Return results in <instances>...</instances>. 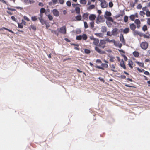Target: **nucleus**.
<instances>
[{
    "mask_svg": "<svg viewBox=\"0 0 150 150\" xmlns=\"http://www.w3.org/2000/svg\"><path fill=\"white\" fill-rule=\"evenodd\" d=\"M130 27L131 29L133 31H134L136 28V26L134 24H131L130 25Z\"/></svg>",
    "mask_w": 150,
    "mask_h": 150,
    "instance_id": "20",
    "label": "nucleus"
},
{
    "mask_svg": "<svg viewBox=\"0 0 150 150\" xmlns=\"http://www.w3.org/2000/svg\"><path fill=\"white\" fill-rule=\"evenodd\" d=\"M133 33L134 35H139L140 37L142 36L143 34L142 33L137 31H134Z\"/></svg>",
    "mask_w": 150,
    "mask_h": 150,
    "instance_id": "17",
    "label": "nucleus"
},
{
    "mask_svg": "<svg viewBox=\"0 0 150 150\" xmlns=\"http://www.w3.org/2000/svg\"><path fill=\"white\" fill-rule=\"evenodd\" d=\"M144 74L146 75H149V73L148 71H144Z\"/></svg>",
    "mask_w": 150,
    "mask_h": 150,
    "instance_id": "61",
    "label": "nucleus"
},
{
    "mask_svg": "<svg viewBox=\"0 0 150 150\" xmlns=\"http://www.w3.org/2000/svg\"><path fill=\"white\" fill-rule=\"evenodd\" d=\"M90 24L91 27L92 28H93V27H94V22H93L91 21V22H90Z\"/></svg>",
    "mask_w": 150,
    "mask_h": 150,
    "instance_id": "55",
    "label": "nucleus"
},
{
    "mask_svg": "<svg viewBox=\"0 0 150 150\" xmlns=\"http://www.w3.org/2000/svg\"><path fill=\"white\" fill-rule=\"evenodd\" d=\"M120 66L122 67V68H123V69H126V67L125 66V62H124V61L123 60V59H122L121 62H120Z\"/></svg>",
    "mask_w": 150,
    "mask_h": 150,
    "instance_id": "8",
    "label": "nucleus"
},
{
    "mask_svg": "<svg viewBox=\"0 0 150 150\" xmlns=\"http://www.w3.org/2000/svg\"><path fill=\"white\" fill-rule=\"evenodd\" d=\"M115 59V58L113 57H110V61L113 62L114 61V59Z\"/></svg>",
    "mask_w": 150,
    "mask_h": 150,
    "instance_id": "50",
    "label": "nucleus"
},
{
    "mask_svg": "<svg viewBox=\"0 0 150 150\" xmlns=\"http://www.w3.org/2000/svg\"><path fill=\"white\" fill-rule=\"evenodd\" d=\"M114 45L116 47H118L119 48H120L122 46V44L118 42L115 41L114 43Z\"/></svg>",
    "mask_w": 150,
    "mask_h": 150,
    "instance_id": "7",
    "label": "nucleus"
},
{
    "mask_svg": "<svg viewBox=\"0 0 150 150\" xmlns=\"http://www.w3.org/2000/svg\"><path fill=\"white\" fill-rule=\"evenodd\" d=\"M84 25L85 27L86 28H87L88 27L87 24L86 22H84Z\"/></svg>",
    "mask_w": 150,
    "mask_h": 150,
    "instance_id": "54",
    "label": "nucleus"
},
{
    "mask_svg": "<svg viewBox=\"0 0 150 150\" xmlns=\"http://www.w3.org/2000/svg\"><path fill=\"white\" fill-rule=\"evenodd\" d=\"M38 18L39 19V20L40 21V22L43 25L45 23V21L42 18Z\"/></svg>",
    "mask_w": 150,
    "mask_h": 150,
    "instance_id": "29",
    "label": "nucleus"
},
{
    "mask_svg": "<svg viewBox=\"0 0 150 150\" xmlns=\"http://www.w3.org/2000/svg\"><path fill=\"white\" fill-rule=\"evenodd\" d=\"M94 7L95 6L94 5H91L87 9L90 10L93 9Z\"/></svg>",
    "mask_w": 150,
    "mask_h": 150,
    "instance_id": "30",
    "label": "nucleus"
},
{
    "mask_svg": "<svg viewBox=\"0 0 150 150\" xmlns=\"http://www.w3.org/2000/svg\"><path fill=\"white\" fill-rule=\"evenodd\" d=\"M76 19L77 20H80L81 19V17L80 16H77L76 17Z\"/></svg>",
    "mask_w": 150,
    "mask_h": 150,
    "instance_id": "33",
    "label": "nucleus"
},
{
    "mask_svg": "<svg viewBox=\"0 0 150 150\" xmlns=\"http://www.w3.org/2000/svg\"><path fill=\"white\" fill-rule=\"evenodd\" d=\"M128 20V17L127 16H125L124 18V21L125 22H126Z\"/></svg>",
    "mask_w": 150,
    "mask_h": 150,
    "instance_id": "47",
    "label": "nucleus"
},
{
    "mask_svg": "<svg viewBox=\"0 0 150 150\" xmlns=\"http://www.w3.org/2000/svg\"><path fill=\"white\" fill-rule=\"evenodd\" d=\"M95 34L97 37H102L103 36V34L101 33H95Z\"/></svg>",
    "mask_w": 150,
    "mask_h": 150,
    "instance_id": "39",
    "label": "nucleus"
},
{
    "mask_svg": "<svg viewBox=\"0 0 150 150\" xmlns=\"http://www.w3.org/2000/svg\"><path fill=\"white\" fill-rule=\"evenodd\" d=\"M101 6L103 8H105L108 6V4L106 3L105 1L101 3Z\"/></svg>",
    "mask_w": 150,
    "mask_h": 150,
    "instance_id": "12",
    "label": "nucleus"
},
{
    "mask_svg": "<svg viewBox=\"0 0 150 150\" xmlns=\"http://www.w3.org/2000/svg\"><path fill=\"white\" fill-rule=\"evenodd\" d=\"M59 2L61 4H63L64 3V0H59Z\"/></svg>",
    "mask_w": 150,
    "mask_h": 150,
    "instance_id": "62",
    "label": "nucleus"
},
{
    "mask_svg": "<svg viewBox=\"0 0 150 150\" xmlns=\"http://www.w3.org/2000/svg\"><path fill=\"white\" fill-rule=\"evenodd\" d=\"M72 6L73 7L75 8L77 6H81V5L79 4H72Z\"/></svg>",
    "mask_w": 150,
    "mask_h": 150,
    "instance_id": "43",
    "label": "nucleus"
},
{
    "mask_svg": "<svg viewBox=\"0 0 150 150\" xmlns=\"http://www.w3.org/2000/svg\"><path fill=\"white\" fill-rule=\"evenodd\" d=\"M96 18V16L94 14H91L89 16V19L90 20L93 21Z\"/></svg>",
    "mask_w": 150,
    "mask_h": 150,
    "instance_id": "10",
    "label": "nucleus"
},
{
    "mask_svg": "<svg viewBox=\"0 0 150 150\" xmlns=\"http://www.w3.org/2000/svg\"><path fill=\"white\" fill-rule=\"evenodd\" d=\"M96 62L97 63H101L102 62L101 60L100 59H97L96 60Z\"/></svg>",
    "mask_w": 150,
    "mask_h": 150,
    "instance_id": "63",
    "label": "nucleus"
},
{
    "mask_svg": "<svg viewBox=\"0 0 150 150\" xmlns=\"http://www.w3.org/2000/svg\"><path fill=\"white\" fill-rule=\"evenodd\" d=\"M31 19L33 21H35L37 20V18L36 16H32L31 17Z\"/></svg>",
    "mask_w": 150,
    "mask_h": 150,
    "instance_id": "36",
    "label": "nucleus"
},
{
    "mask_svg": "<svg viewBox=\"0 0 150 150\" xmlns=\"http://www.w3.org/2000/svg\"><path fill=\"white\" fill-rule=\"evenodd\" d=\"M95 50L98 53L100 54H103L105 53L104 52L102 51L98 47H95Z\"/></svg>",
    "mask_w": 150,
    "mask_h": 150,
    "instance_id": "9",
    "label": "nucleus"
},
{
    "mask_svg": "<svg viewBox=\"0 0 150 150\" xmlns=\"http://www.w3.org/2000/svg\"><path fill=\"white\" fill-rule=\"evenodd\" d=\"M135 23L137 25V27L138 28H139L140 26V25L141 23L140 21L138 19H137L135 21Z\"/></svg>",
    "mask_w": 150,
    "mask_h": 150,
    "instance_id": "14",
    "label": "nucleus"
},
{
    "mask_svg": "<svg viewBox=\"0 0 150 150\" xmlns=\"http://www.w3.org/2000/svg\"><path fill=\"white\" fill-rule=\"evenodd\" d=\"M142 29L143 31H145L147 30V27L146 25H145L143 26L142 28Z\"/></svg>",
    "mask_w": 150,
    "mask_h": 150,
    "instance_id": "31",
    "label": "nucleus"
},
{
    "mask_svg": "<svg viewBox=\"0 0 150 150\" xmlns=\"http://www.w3.org/2000/svg\"><path fill=\"white\" fill-rule=\"evenodd\" d=\"M84 52L86 54H89L90 53V51L87 49H85L84 50Z\"/></svg>",
    "mask_w": 150,
    "mask_h": 150,
    "instance_id": "35",
    "label": "nucleus"
},
{
    "mask_svg": "<svg viewBox=\"0 0 150 150\" xmlns=\"http://www.w3.org/2000/svg\"><path fill=\"white\" fill-rule=\"evenodd\" d=\"M24 19L25 20H26L28 21L30 20L27 17H26V16H24Z\"/></svg>",
    "mask_w": 150,
    "mask_h": 150,
    "instance_id": "59",
    "label": "nucleus"
},
{
    "mask_svg": "<svg viewBox=\"0 0 150 150\" xmlns=\"http://www.w3.org/2000/svg\"><path fill=\"white\" fill-rule=\"evenodd\" d=\"M117 31V29H115L113 30L112 31V33L113 34V35H114L115 34V33Z\"/></svg>",
    "mask_w": 150,
    "mask_h": 150,
    "instance_id": "53",
    "label": "nucleus"
},
{
    "mask_svg": "<svg viewBox=\"0 0 150 150\" xmlns=\"http://www.w3.org/2000/svg\"><path fill=\"white\" fill-rule=\"evenodd\" d=\"M137 70L139 72H144V70L143 69H140L138 67H137Z\"/></svg>",
    "mask_w": 150,
    "mask_h": 150,
    "instance_id": "37",
    "label": "nucleus"
},
{
    "mask_svg": "<svg viewBox=\"0 0 150 150\" xmlns=\"http://www.w3.org/2000/svg\"><path fill=\"white\" fill-rule=\"evenodd\" d=\"M122 55L125 61H127V58L125 55L122 54Z\"/></svg>",
    "mask_w": 150,
    "mask_h": 150,
    "instance_id": "42",
    "label": "nucleus"
},
{
    "mask_svg": "<svg viewBox=\"0 0 150 150\" xmlns=\"http://www.w3.org/2000/svg\"><path fill=\"white\" fill-rule=\"evenodd\" d=\"M3 29H5V30H8L9 31V32H11L12 33H13V32L12 30H9L7 28H1V30H2Z\"/></svg>",
    "mask_w": 150,
    "mask_h": 150,
    "instance_id": "56",
    "label": "nucleus"
},
{
    "mask_svg": "<svg viewBox=\"0 0 150 150\" xmlns=\"http://www.w3.org/2000/svg\"><path fill=\"white\" fill-rule=\"evenodd\" d=\"M45 11V9L42 8H41L40 11V13H44Z\"/></svg>",
    "mask_w": 150,
    "mask_h": 150,
    "instance_id": "46",
    "label": "nucleus"
},
{
    "mask_svg": "<svg viewBox=\"0 0 150 150\" xmlns=\"http://www.w3.org/2000/svg\"><path fill=\"white\" fill-rule=\"evenodd\" d=\"M58 31L64 34L66 33V27L65 26L62 27L58 29Z\"/></svg>",
    "mask_w": 150,
    "mask_h": 150,
    "instance_id": "3",
    "label": "nucleus"
},
{
    "mask_svg": "<svg viewBox=\"0 0 150 150\" xmlns=\"http://www.w3.org/2000/svg\"><path fill=\"white\" fill-rule=\"evenodd\" d=\"M98 79L99 80H100V81L102 82H105V80H104V79H103L101 77H99L98 78Z\"/></svg>",
    "mask_w": 150,
    "mask_h": 150,
    "instance_id": "51",
    "label": "nucleus"
},
{
    "mask_svg": "<svg viewBox=\"0 0 150 150\" xmlns=\"http://www.w3.org/2000/svg\"><path fill=\"white\" fill-rule=\"evenodd\" d=\"M53 14L56 16H58L59 15V11L56 9H54L53 10Z\"/></svg>",
    "mask_w": 150,
    "mask_h": 150,
    "instance_id": "11",
    "label": "nucleus"
},
{
    "mask_svg": "<svg viewBox=\"0 0 150 150\" xmlns=\"http://www.w3.org/2000/svg\"><path fill=\"white\" fill-rule=\"evenodd\" d=\"M145 14L147 17H150V11L148 10H146V12Z\"/></svg>",
    "mask_w": 150,
    "mask_h": 150,
    "instance_id": "25",
    "label": "nucleus"
},
{
    "mask_svg": "<svg viewBox=\"0 0 150 150\" xmlns=\"http://www.w3.org/2000/svg\"><path fill=\"white\" fill-rule=\"evenodd\" d=\"M110 67L111 68V70L112 71L116 72L117 71L115 70V67L114 64H112L110 66Z\"/></svg>",
    "mask_w": 150,
    "mask_h": 150,
    "instance_id": "19",
    "label": "nucleus"
},
{
    "mask_svg": "<svg viewBox=\"0 0 150 150\" xmlns=\"http://www.w3.org/2000/svg\"><path fill=\"white\" fill-rule=\"evenodd\" d=\"M142 8V6L141 4H138L137 6V8L138 9H141Z\"/></svg>",
    "mask_w": 150,
    "mask_h": 150,
    "instance_id": "48",
    "label": "nucleus"
},
{
    "mask_svg": "<svg viewBox=\"0 0 150 150\" xmlns=\"http://www.w3.org/2000/svg\"><path fill=\"white\" fill-rule=\"evenodd\" d=\"M66 4L69 6H71V2L69 1H68L66 2Z\"/></svg>",
    "mask_w": 150,
    "mask_h": 150,
    "instance_id": "44",
    "label": "nucleus"
},
{
    "mask_svg": "<svg viewBox=\"0 0 150 150\" xmlns=\"http://www.w3.org/2000/svg\"><path fill=\"white\" fill-rule=\"evenodd\" d=\"M130 18L131 20H134L135 19L134 15H131L130 16Z\"/></svg>",
    "mask_w": 150,
    "mask_h": 150,
    "instance_id": "38",
    "label": "nucleus"
},
{
    "mask_svg": "<svg viewBox=\"0 0 150 150\" xmlns=\"http://www.w3.org/2000/svg\"><path fill=\"white\" fill-rule=\"evenodd\" d=\"M147 23L148 25H150V18H149L147 19Z\"/></svg>",
    "mask_w": 150,
    "mask_h": 150,
    "instance_id": "52",
    "label": "nucleus"
},
{
    "mask_svg": "<svg viewBox=\"0 0 150 150\" xmlns=\"http://www.w3.org/2000/svg\"><path fill=\"white\" fill-rule=\"evenodd\" d=\"M29 28L30 30L32 29L33 30H35L36 29V27L34 25H31Z\"/></svg>",
    "mask_w": 150,
    "mask_h": 150,
    "instance_id": "24",
    "label": "nucleus"
},
{
    "mask_svg": "<svg viewBox=\"0 0 150 150\" xmlns=\"http://www.w3.org/2000/svg\"><path fill=\"white\" fill-rule=\"evenodd\" d=\"M88 16V14L87 13H84L83 15V17L84 18H87Z\"/></svg>",
    "mask_w": 150,
    "mask_h": 150,
    "instance_id": "41",
    "label": "nucleus"
},
{
    "mask_svg": "<svg viewBox=\"0 0 150 150\" xmlns=\"http://www.w3.org/2000/svg\"><path fill=\"white\" fill-rule=\"evenodd\" d=\"M18 27L20 28H22L23 27V25L21 23L19 24L18 23Z\"/></svg>",
    "mask_w": 150,
    "mask_h": 150,
    "instance_id": "49",
    "label": "nucleus"
},
{
    "mask_svg": "<svg viewBox=\"0 0 150 150\" xmlns=\"http://www.w3.org/2000/svg\"><path fill=\"white\" fill-rule=\"evenodd\" d=\"M101 66L102 67H100L97 65L95 66V68H96L99 69L103 70H104V68H107L108 67V64L106 63H102L101 64Z\"/></svg>",
    "mask_w": 150,
    "mask_h": 150,
    "instance_id": "1",
    "label": "nucleus"
},
{
    "mask_svg": "<svg viewBox=\"0 0 150 150\" xmlns=\"http://www.w3.org/2000/svg\"><path fill=\"white\" fill-rule=\"evenodd\" d=\"M48 18L50 20H52L53 19V17L51 15L49 14L47 15Z\"/></svg>",
    "mask_w": 150,
    "mask_h": 150,
    "instance_id": "40",
    "label": "nucleus"
},
{
    "mask_svg": "<svg viewBox=\"0 0 150 150\" xmlns=\"http://www.w3.org/2000/svg\"><path fill=\"white\" fill-rule=\"evenodd\" d=\"M81 6H78L76 7L75 8V11H76V13H80V7Z\"/></svg>",
    "mask_w": 150,
    "mask_h": 150,
    "instance_id": "16",
    "label": "nucleus"
},
{
    "mask_svg": "<svg viewBox=\"0 0 150 150\" xmlns=\"http://www.w3.org/2000/svg\"><path fill=\"white\" fill-rule=\"evenodd\" d=\"M91 40H93V43L96 45H98L99 42V40L96 38H90Z\"/></svg>",
    "mask_w": 150,
    "mask_h": 150,
    "instance_id": "6",
    "label": "nucleus"
},
{
    "mask_svg": "<svg viewBox=\"0 0 150 150\" xmlns=\"http://www.w3.org/2000/svg\"><path fill=\"white\" fill-rule=\"evenodd\" d=\"M11 18L12 20H13L14 21L16 22V19L15 18V17L13 16H12L11 17Z\"/></svg>",
    "mask_w": 150,
    "mask_h": 150,
    "instance_id": "64",
    "label": "nucleus"
},
{
    "mask_svg": "<svg viewBox=\"0 0 150 150\" xmlns=\"http://www.w3.org/2000/svg\"><path fill=\"white\" fill-rule=\"evenodd\" d=\"M105 17L109 21H110L112 22H113V21L112 18L110 16H105Z\"/></svg>",
    "mask_w": 150,
    "mask_h": 150,
    "instance_id": "23",
    "label": "nucleus"
},
{
    "mask_svg": "<svg viewBox=\"0 0 150 150\" xmlns=\"http://www.w3.org/2000/svg\"><path fill=\"white\" fill-rule=\"evenodd\" d=\"M120 77L122 79H125L126 77L125 75H122L120 76Z\"/></svg>",
    "mask_w": 150,
    "mask_h": 150,
    "instance_id": "60",
    "label": "nucleus"
},
{
    "mask_svg": "<svg viewBox=\"0 0 150 150\" xmlns=\"http://www.w3.org/2000/svg\"><path fill=\"white\" fill-rule=\"evenodd\" d=\"M133 54L135 57H138L139 55V53L137 51H134L133 53Z\"/></svg>",
    "mask_w": 150,
    "mask_h": 150,
    "instance_id": "18",
    "label": "nucleus"
},
{
    "mask_svg": "<svg viewBox=\"0 0 150 150\" xmlns=\"http://www.w3.org/2000/svg\"><path fill=\"white\" fill-rule=\"evenodd\" d=\"M24 2L27 4H28L33 3L34 1L33 0H25Z\"/></svg>",
    "mask_w": 150,
    "mask_h": 150,
    "instance_id": "13",
    "label": "nucleus"
},
{
    "mask_svg": "<svg viewBox=\"0 0 150 150\" xmlns=\"http://www.w3.org/2000/svg\"><path fill=\"white\" fill-rule=\"evenodd\" d=\"M113 35L112 33L110 32H108L107 33V35L109 36H111L112 35Z\"/></svg>",
    "mask_w": 150,
    "mask_h": 150,
    "instance_id": "45",
    "label": "nucleus"
},
{
    "mask_svg": "<svg viewBox=\"0 0 150 150\" xmlns=\"http://www.w3.org/2000/svg\"><path fill=\"white\" fill-rule=\"evenodd\" d=\"M123 30V32L124 33H128L129 31V28H126L124 29H122Z\"/></svg>",
    "mask_w": 150,
    "mask_h": 150,
    "instance_id": "21",
    "label": "nucleus"
},
{
    "mask_svg": "<svg viewBox=\"0 0 150 150\" xmlns=\"http://www.w3.org/2000/svg\"><path fill=\"white\" fill-rule=\"evenodd\" d=\"M108 39H107L106 40L107 41H108V42H110V43H113L114 44V43L116 41L115 40H108Z\"/></svg>",
    "mask_w": 150,
    "mask_h": 150,
    "instance_id": "32",
    "label": "nucleus"
},
{
    "mask_svg": "<svg viewBox=\"0 0 150 150\" xmlns=\"http://www.w3.org/2000/svg\"><path fill=\"white\" fill-rule=\"evenodd\" d=\"M111 13L109 11H106L105 12V16H107V17H109L111 16Z\"/></svg>",
    "mask_w": 150,
    "mask_h": 150,
    "instance_id": "22",
    "label": "nucleus"
},
{
    "mask_svg": "<svg viewBox=\"0 0 150 150\" xmlns=\"http://www.w3.org/2000/svg\"><path fill=\"white\" fill-rule=\"evenodd\" d=\"M87 1L86 0H80V4L85 5L86 4Z\"/></svg>",
    "mask_w": 150,
    "mask_h": 150,
    "instance_id": "26",
    "label": "nucleus"
},
{
    "mask_svg": "<svg viewBox=\"0 0 150 150\" xmlns=\"http://www.w3.org/2000/svg\"><path fill=\"white\" fill-rule=\"evenodd\" d=\"M109 6L110 7H112L113 6V4L112 2H110L109 4Z\"/></svg>",
    "mask_w": 150,
    "mask_h": 150,
    "instance_id": "57",
    "label": "nucleus"
},
{
    "mask_svg": "<svg viewBox=\"0 0 150 150\" xmlns=\"http://www.w3.org/2000/svg\"><path fill=\"white\" fill-rule=\"evenodd\" d=\"M71 45H73V46H76L77 47H79V44H74V43H71Z\"/></svg>",
    "mask_w": 150,
    "mask_h": 150,
    "instance_id": "58",
    "label": "nucleus"
},
{
    "mask_svg": "<svg viewBox=\"0 0 150 150\" xmlns=\"http://www.w3.org/2000/svg\"><path fill=\"white\" fill-rule=\"evenodd\" d=\"M120 41L124 45L125 44V42L124 38H120Z\"/></svg>",
    "mask_w": 150,
    "mask_h": 150,
    "instance_id": "34",
    "label": "nucleus"
},
{
    "mask_svg": "<svg viewBox=\"0 0 150 150\" xmlns=\"http://www.w3.org/2000/svg\"><path fill=\"white\" fill-rule=\"evenodd\" d=\"M145 14V13L143 11H140L139 12V15L141 16H143L144 17V15Z\"/></svg>",
    "mask_w": 150,
    "mask_h": 150,
    "instance_id": "28",
    "label": "nucleus"
},
{
    "mask_svg": "<svg viewBox=\"0 0 150 150\" xmlns=\"http://www.w3.org/2000/svg\"><path fill=\"white\" fill-rule=\"evenodd\" d=\"M133 62L131 60H129L128 65L131 69H132L133 67L132 66L133 65Z\"/></svg>",
    "mask_w": 150,
    "mask_h": 150,
    "instance_id": "15",
    "label": "nucleus"
},
{
    "mask_svg": "<svg viewBox=\"0 0 150 150\" xmlns=\"http://www.w3.org/2000/svg\"><path fill=\"white\" fill-rule=\"evenodd\" d=\"M104 19L99 16L97 18L96 23H98L99 22H103L104 21Z\"/></svg>",
    "mask_w": 150,
    "mask_h": 150,
    "instance_id": "5",
    "label": "nucleus"
},
{
    "mask_svg": "<svg viewBox=\"0 0 150 150\" xmlns=\"http://www.w3.org/2000/svg\"><path fill=\"white\" fill-rule=\"evenodd\" d=\"M106 41L103 40H100L99 44V46L100 47H102L103 48H104L105 47V45L106 44Z\"/></svg>",
    "mask_w": 150,
    "mask_h": 150,
    "instance_id": "4",
    "label": "nucleus"
},
{
    "mask_svg": "<svg viewBox=\"0 0 150 150\" xmlns=\"http://www.w3.org/2000/svg\"><path fill=\"white\" fill-rule=\"evenodd\" d=\"M141 48L145 50L147 49L148 46V43L146 42H142L140 45Z\"/></svg>",
    "mask_w": 150,
    "mask_h": 150,
    "instance_id": "2",
    "label": "nucleus"
},
{
    "mask_svg": "<svg viewBox=\"0 0 150 150\" xmlns=\"http://www.w3.org/2000/svg\"><path fill=\"white\" fill-rule=\"evenodd\" d=\"M136 63L139 66L143 67H144V63L139 62L138 61H136Z\"/></svg>",
    "mask_w": 150,
    "mask_h": 150,
    "instance_id": "27",
    "label": "nucleus"
}]
</instances>
